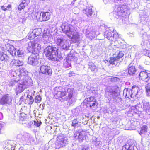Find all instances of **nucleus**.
I'll return each mask as SVG.
<instances>
[{
	"label": "nucleus",
	"mask_w": 150,
	"mask_h": 150,
	"mask_svg": "<svg viewBox=\"0 0 150 150\" xmlns=\"http://www.w3.org/2000/svg\"><path fill=\"white\" fill-rule=\"evenodd\" d=\"M74 91L72 88H67V86L57 87L54 88V94L56 99L60 97L71 104L76 101L73 97Z\"/></svg>",
	"instance_id": "1"
},
{
	"label": "nucleus",
	"mask_w": 150,
	"mask_h": 150,
	"mask_svg": "<svg viewBox=\"0 0 150 150\" xmlns=\"http://www.w3.org/2000/svg\"><path fill=\"white\" fill-rule=\"evenodd\" d=\"M129 12L126 5L122 4L117 5L115 6V11L113 12L114 16L117 18L116 16H126L129 15Z\"/></svg>",
	"instance_id": "2"
},
{
	"label": "nucleus",
	"mask_w": 150,
	"mask_h": 150,
	"mask_svg": "<svg viewBox=\"0 0 150 150\" xmlns=\"http://www.w3.org/2000/svg\"><path fill=\"white\" fill-rule=\"evenodd\" d=\"M54 40L56 44L63 49L66 50H69L71 44L69 40L65 39L60 35H58L55 37Z\"/></svg>",
	"instance_id": "3"
},
{
	"label": "nucleus",
	"mask_w": 150,
	"mask_h": 150,
	"mask_svg": "<svg viewBox=\"0 0 150 150\" xmlns=\"http://www.w3.org/2000/svg\"><path fill=\"white\" fill-rule=\"evenodd\" d=\"M57 49L55 47L51 46L47 47L44 51V54L49 59L53 61H56L57 57Z\"/></svg>",
	"instance_id": "4"
},
{
	"label": "nucleus",
	"mask_w": 150,
	"mask_h": 150,
	"mask_svg": "<svg viewBox=\"0 0 150 150\" xmlns=\"http://www.w3.org/2000/svg\"><path fill=\"white\" fill-rule=\"evenodd\" d=\"M30 81L25 79H21L16 85L15 91L16 94L21 93L30 85Z\"/></svg>",
	"instance_id": "5"
},
{
	"label": "nucleus",
	"mask_w": 150,
	"mask_h": 150,
	"mask_svg": "<svg viewBox=\"0 0 150 150\" xmlns=\"http://www.w3.org/2000/svg\"><path fill=\"white\" fill-rule=\"evenodd\" d=\"M6 50L9 51L13 56H17L19 57H23L24 55V51L22 50L19 49L16 50L14 47L9 43L5 44Z\"/></svg>",
	"instance_id": "6"
},
{
	"label": "nucleus",
	"mask_w": 150,
	"mask_h": 150,
	"mask_svg": "<svg viewBox=\"0 0 150 150\" xmlns=\"http://www.w3.org/2000/svg\"><path fill=\"white\" fill-rule=\"evenodd\" d=\"M68 139L66 136L63 134L58 136L57 139L56 145L57 147L59 148L63 147L68 144Z\"/></svg>",
	"instance_id": "7"
},
{
	"label": "nucleus",
	"mask_w": 150,
	"mask_h": 150,
	"mask_svg": "<svg viewBox=\"0 0 150 150\" xmlns=\"http://www.w3.org/2000/svg\"><path fill=\"white\" fill-rule=\"evenodd\" d=\"M119 94V93L116 90L109 88H107L105 91V96L109 101L111 100L112 98L115 99Z\"/></svg>",
	"instance_id": "8"
},
{
	"label": "nucleus",
	"mask_w": 150,
	"mask_h": 150,
	"mask_svg": "<svg viewBox=\"0 0 150 150\" xmlns=\"http://www.w3.org/2000/svg\"><path fill=\"white\" fill-rule=\"evenodd\" d=\"M62 30L63 33L65 34L69 37L71 36L74 31L75 30L70 24H64L62 26Z\"/></svg>",
	"instance_id": "9"
},
{
	"label": "nucleus",
	"mask_w": 150,
	"mask_h": 150,
	"mask_svg": "<svg viewBox=\"0 0 150 150\" xmlns=\"http://www.w3.org/2000/svg\"><path fill=\"white\" fill-rule=\"evenodd\" d=\"M84 102L86 103L87 107H89L93 109L96 108L98 104L94 96H91L86 98L84 100Z\"/></svg>",
	"instance_id": "10"
},
{
	"label": "nucleus",
	"mask_w": 150,
	"mask_h": 150,
	"mask_svg": "<svg viewBox=\"0 0 150 150\" xmlns=\"http://www.w3.org/2000/svg\"><path fill=\"white\" fill-rule=\"evenodd\" d=\"M40 59H38L35 55L32 54L28 58L27 63L33 66H38L41 64Z\"/></svg>",
	"instance_id": "11"
},
{
	"label": "nucleus",
	"mask_w": 150,
	"mask_h": 150,
	"mask_svg": "<svg viewBox=\"0 0 150 150\" xmlns=\"http://www.w3.org/2000/svg\"><path fill=\"white\" fill-rule=\"evenodd\" d=\"M123 56L124 54L122 52H119L116 57L110 58V63L111 64L117 65L122 61V57Z\"/></svg>",
	"instance_id": "12"
},
{
	"label": "nucleus",
	"mask_w": 150,
	"mask_h": 150,
	"mask_svg": "<svg viewBox=\"0 0 150 150\" xmlns=\"http://www.w3.org/2000/svg\"><path fill=\"white\" fill-rule=\"evenodd\" d=\"M91 27L89 25H86L84 29L83 30L84 31L85 30V33L86 37H88L90 39L92 40L95 38L96 35V32L94 30H91Z\"/></svg>",
	"instance_id": "13"
},
{
	"label": "nucleus",
	"mask_w": 150,
	"mask_h": 150,
	"mask_svg": "<svg viewBox=\"0 0 150 150\" xmlns=\"http://www.w3.org/2000/svg\"><path fill=\"white\" fill-rule=\"evenodd\" d=\"M12 99L10 95L6 94L0 97V105H10L11 103Z\"/></svg>",
	"instance_id": "14"
},
{
	"label": "nucleus",
	"mask_w": 150,
	"mask_h": 150,
	"mask_svg": "<svg viewBox=\"0 0 150 150\" xmlns=\"http://www.w3.org/2000/svg\"><path fill=\"white\" fill-rule=\"evenodd\" d=\"M114 29L112 28H107L104 33V36L105 38L108 40L113 41L115 38L117 39L114 35V33L113 32Z\"/></svg>",
	"instance_id": "15"
},
{
	"label": "nucleus",
	"mask_w": 150,
	"mask_h": 150,
	"mask_svg": "<svg viewBox=\"0 0 150 150\" xmlns=\"http://www.w3.org/2000/svg\"><path fill=\"white\" fill-rule=\"evenodd\" d=\"M73 136L74 140L79 142H82L85 138L84 132L79 131L75 132Z\"/></svg>",
	"instance_id": "16"
},
{
	"label": "nucleus",
	"mask_w": 150,
	"mask_h": 150,
	"mask_svg": "<svg viewBox=\"0 0 150 150\" xmlns=\"http://www.w3.org/2000/svg\"><path fill=\"white\" fill-rule=\"evenodd\" d=\"M30 135L26 132H22L17 135V138L19 139L23 143L28 142L30 138Z\"/></svg>",
	"instance_id": "17"
},
{
	"label": "nucleus",
	"mask_w": 150,
	"mask_h": 150,
	"mask_svg": "<svg viewBox=\"0 0 150 150\" xmlns=\"http://www.w3.org/2000/svg\"><path fill=\"white\" fill-rule=\"evenodd\" d=\"M40 73L50 76L52 74V70L50 67L47 65H41L40 67Z\"/></svg>",
	"instance_id": "18"
},
{
	"label": "nucleus",
	"mask_w": 150,
	"mask_h": 150,
	"mask_svg": "<svg viewBox=\"0 0 150 150\" xmlns=\"http://www.w3.org/2000/svg\"><path fill=\"white\" fill-rule=\"evenodd\" d=\"M40 18H38L39 21H46L50 19L51 14L49 12H41L40 13Z\"/></svg>",
	"instance_id": "19"
},
{
	"label": "nucleus",
	"mask_w": 150,
	"mask_h": 150,
	"mask_svg": "<svg viewBox=\"0 0 150 150\" xmlns=\"http://www.w3.org/2000/svg\"><path fill=\"white\" fill-rule=\"evenodd\" d=\"M74 58V57L71 55L67 56L66 59L64 60V67L66 68L70 69L71 68V62Z\"/></svg>",
	"instance_id": "20"
},
{
	"label": "nucleus",
	"mask_w": 150,
	"mask_h": 150,
	"mask_svg": "<svg viewBox=\"0 0 150 150\" xmlns=\"http://www.w3.org/2000/svg\"><path fill=\"white\" fill-rule=\"evenodd\" d=\"M42 41L44 44L49 43L52 40L51 35L48 32H44L42 36Z\"/></svg>",
	"instance_id": "21"
},
{
	"label": "nucleus",
	"mask_w": 150,
	"mask_h": 150,
	"mask_svg": "<svg viewBox=\"0 0 150 150\" xmlns=\"http://www.w3.org/2000/svg\"><path fill=\"white\" fill-rule=\"evenodd\" d=\"M73 34L71 36H69V37L70 38L73 42L74 43H78L80 39V35L79 33L76 31L75 30Z\"/></svg>",
	"instance_id": "22"
},
{
	"label": "nucleus",
	"mask_w": 150,
	"mask_h": 150,
	"mask_svg": "<svg viewBox=\"0 0 150 150\" xmlns=\"http://www.w3.org/2000/svg\"><path fill=\"white\" fill-rule=\"evenodd\" d=\"M145 71H141L139 74V78L142 80L146 81L148 80L150 76L149 74L145 70Z\"/></svg>",
	"instance_id": "23"
},
{
	"label": "nucleus",
	"mask_w": 150,
	"mask_h": 150,
	"mask_svg": "<svg viewBox=\"0 0 150 150\" xmlns=\"http://www.w3.org/2000/svg\"><path fill=\"white\" fill-rule=\"evenodd\" d=\"M143 109L146 112L150 115V103L143 100L142 101Z\"/></svg>",
	"instance_id": "24"
},
{
	"label": "nucleus",
	"mask_w": 150,
	"mask_h": 150,
	"mask_svg": "<svg viewBox=\"0 0 150 150\" xmlns=\"http://www.w3.org/2000/svg\"><path fill=\"white\" fill-rule=\"evenodd\" d=\"M28 73V71L26 70L23 68H20L19 69V76L21 79L22 78L25 79V76Z\"/></svg>",
	"instance_id": "25"
},
{
	"label": "nucleus",
	"mask_w": 150,
	"mask_h": 150,
	"mask_svg": "<svg viewBox=\"0 0 150 150\" xmlns=\"http://www.w3.org/2000/svg\"><path fill=\"white\" fill-rule=\"evenodd\" d=\"M30 2V0H24L22 1L18 6V8L19 10H21L23 9L25 6H27Z\"/></svg>",
	"instance_id": "26"
},
{
	"label": "nucleus",
	"mask_w": 150,
	"mask_h": 150,
	"mask_svg": "<svg viewBox=\"0 0 150 150\" xmlns=\"http://www.w3.org/2000/svg\"><path fill=\"white\" fill-rule=\"evenodd\" d=\"M10 64L12 66H20L23 65V62L18 60L13 59L11 61Z\"/></svg>",
	"instance_id": "27"
},
{
	"label": "nucleus",
	"mask_w": 150,
	"mask_h": 150,
	"mask_svg": "<svg viewBox=\"0 0 150 150\" xmlns=\"http://www.w3.org/2000/svg\"><path fill=\"white\" fill-rule=\"evenodd\" d=\"M125 93L126 96L127 98H129V96L132 98L134 97L130 88L125 89L124 91V93Z\"/></svg>",
	"instance_id": "28"
},
{
	"label": "nucleus",
	"mask_w": 150,
	"mask_h": 150,
	"mask_svg": "<svg viewBox=\"0 0 150 150\" xmlns=\"http://www.w3.org/2000/svg\"><path fill=\"white\" fill-rule=\"evenodd\" d=\"M83 13H85L88 17L91 16L93 13L92 10L90 7H88L83 11Z\"/></svg>",
	"instance_id": "29"
},
{
	"label": "nucleus",
	"mask_w": 150,
	"mask_h": 150,
	"mask_svg": "<svg viewBox=\"0 0 150 150\" xmlns=\"http://www.w3.org/2000/svg\"><path fill=\"white\" fill-rule=\"evenodd\" d=\"M134 96L138 97V93L139 88L136 86H133L131 89Z\"/></svg>",
	"instance_id": "30"
},
{
	"label": "nucleus",
	"mask_w": 150,
	"mask_h": 150,
	"mask_svg": "<svg viewBox=\"0 0 150 150\" xmlns=\"http://www.w3.org/2000/svg\"><path fill=\"white\" fill-rule=\"evenodd\" d=\"M101 142L100 138H96L93 137L92 138V143L95 144L96 146H99L101 144Z\"/></svg>",
	"instance_id": "31"
},
{
	"label": "nucleus",
	"mask_w": 150,
	"mask_h": 150,
	"mask_svg": "<svg viewBox=\"0 0 150 150\" xmlns=\"http://www.w3.org/2000/svg\"><path fill=\"white\" fill-rule=\"evenodd\" d=\"M136 71L134 66H131L130 64L129 66L128 69V74L130 75H132L134 74Z\"/></svg>",
	"instance_id": "32"
},
{
	"label": "nucleus",
	"mask_w": 150,
	"mask_h": 150,
	"mask_svg": "<svg viewBox=\"0 0 150 150\" xmlns=\"http://www.w3.org/2000/svg\"><path fill=\"white\" fill-rule=\"evenodd\" d=\"M40 13L35 11H34L33 10V12L31 14V16L33 19H36L37 20L39 21L38 18H40Z\"/></svg>",
	"instance_id": "33"
},
{
	"label": "nucleus",
	"mask_w": 150,
	"mask_h": 150,
	"mask_svg": "<svg viewBox=\"0 0 150 150\" xmlns=\"http://www.w3.org/2000/svg\"><path fill=\"white\" fill-rule=\"evenodd\" d=\"M8 59V56L3 52L0 51V60L2 61H6Z\"/></svg>",
	"instance_id": "34"
},
{
	"label": "nucleus",
	"mask_w": 150,
	"mask_h": 150,
	"mask_svg": "<svg viewBox=\"0 0 150 150\" xmlns=\"http://www.w3.org/2000/svg\"><path fill=\"white\" fill-rule=\"evenodd\" d=\"M10 74L11 77L15 78V79L18 78L19 79V74H17L16 72L14 70H11L10 71Z\"/></svg>",
	"instance_id": "35"
},
{
	"label": "nucleus",
	"mask_w": 150,
	"mask_h": 150,
	"mask_svg": "<svg viewBox=\"0 0 150 150\" xmlns=\"http://www.w3.org/2000/svg\"><path fill=\"white\" fill-rule=\"evenodd\" d=\"M33 42L34 43L33 46V49L34 50V51H39L40 49V45L35 40H33Z\"/></svg>",
	"instance_id": "36"
},
{
	"label": "nucleus",
	"mask_w": 150,
	"mask_h": 150,
	"mask_svg": "<svg viewBox=\"0 0 150 150\" xmlns=\"http://www.w3.org/2000/svg\"><path fill=\"white\" fill-rule=\"evenodd\" d=\"M19 81L18 78L15 79V78H12L11 81L10 83V85L13 86L16 84L17 85V83H18Z\"/></svg>",
	"instance_id": "37"
},
{
	"label": "nucleus",
	"mask_w": 150,
	"mask_h": 150,
	"mask_svg": "<svg viewBox=\"0 0 150 150\" xmlns=\"http://www.w3.org/2000/svg\"><path fill=\"white\" fill-rule=\"evenodd\" d=\"M148 127L147 126L144 125L141 128L139 134L141 135L147 132Z\"/></svg>",
	"instance_id": "38"
},
{
	"label": "nucleus",
	"mask_w": 150,
	"mask_h": 150,
	"mask_svg": "<svg viewBox=\"0 0 150 150\" xmlns=\"http://www.w3.org/2000/svg\"><path fill=\"white\" fill-rule=\"evenodd\" d=\"M72 126L74 127H78L80 126V124L79 123L77 120L76 119H74L72 120Z\"/></svg>",
	"instance_id": "39"
},
{
	"label": "nucleus",
	"mask_w": 150,
	"mask_h": 150,
	"mask_svg": "<svg viewBox=\"0 0 150 150\" xmlns=\"http://www.w3.org/2000/svg\"><path fill=\"white\" fill-rule=\"evenodd\" d=\"M89 68L93 71H96L97 70V68L95 66L94 64L93 63H90L89 64Z\"/></svg>",
	"instance_id": "40"
},
{
	"label": "nucleus",
	"mask_w": 150,
	"mask_h": 150,
	"mask_svg": "<svg viewBox=\"0 0 150 150\" xmlns=\"http://www.w3.org/2000/svg\"><path fill=\"white\" fill-rule=\"evenodd\" d=\"M36 37L42 33V30L40 28L34 29L33 30Z\"/></svg>",
	"instance_id": "41"
},
{
	"label": "nucleus",
	"mask_w": 150,
	"mask_h": 150,
	"mask_svg": "<svg viewBox=\"0 0 150 150\" xmlns=\"http://www.w3.org/2000/svg\"><path fill=\"white\" fill-rule=\"evenodd\" d=\"M34 43L33 41H30L28 42V46L27 47V49L28 51H30L31 50L33 49Z\"/></svg>",
	"instance_id": "42"
},
{
	"label": "nucleus",
	"mask_w": 150,
	"mask_h": 150,
	"mask_svg": "<svg viewBox=\"0 0 150 150\" xmlns=\"http://www.w3.org/2000/svg\"><path fill=\"white\" fill-rule=\"evenodd\" d=\"M128 150H137V147L135 146V144H133L132 145H128Z\"/></svg>",
	"instance_id": "43"
},
{
	"label": "nucleus",
	"mask_w": 150,
	"mask_h": 150,
	"mask_svg": "<svg viewBox=\"0 0 150 150\" xmlns=\"http://www.w3.org/2000/svg\"><path fill=\"white\" fill-rule=\"evenodd\" d=\"M28 38L30 39H33L36 37V36L35 34V33L34 32L33 30L32 31V32L30 33H29L28 34Z\"/></svg>",
	"instance_id": "44"
},
{
	"label": "nucleus",
	"mask_w": 150,
	"mask_h": 150,
	"mask_svg": "<svg viewBox=\"0 0 150 150\" xmlns=\"http://www.w3.org/2000/svg\"><path fill=\"white\" fill-rule=\"evenodd\" d=\"M84 119H85L84 117H79L76 119L77 120L79 124H80V125L81 126L82 124L84 123Z\"/></svg>",
	"instance_id": "45"
},
{
	"label": "nucleus",
	"mask_w": 150,
	"mask_h": 150,
	"mask_svg": "<svg viewBox=\"0 0 150 150\" xmlns=\"http://www.w3.org/2000/svg\"><path fill=\"white\" fill-rule=\"evenodd\" d=\"M145 88L147 95L150 96V85L149 84H147L145 87Z\"/></svg>",
	"instance_id": "46"
},
{
	"label": "nucleus",
	"mask_w": 150,
	"mask_h": 150,
	"mask_svg": "<svg viewBox=\"0 0 150 150\" xmlns=\"http://www.w3.org/2000/svg\"><path fill=\"white\" fill-rule=\"evenodd\" d=\"M41 98L40 96L37 95L35 97V101L36 103H39L41 101Z\"/></svg>",
	"instance_id": "47"
},
{
	"label": "nucleus",
	"mask_w": 150,
	"mask_h": 150,
	"mask_svg": "<svg viewBox=\"0 0 150 150\" xmlns=\"http://www.w3.org/2000/svg\"><path fill=\"white\" fill-rule=\"evenodd\" d=\"M41 124V122L40 120H36L35 121H34V124L35 126L37 127H39Z\"/></svg>",
	"instance_id": "48"
},
{
	"label": "nucleus",
	"mask_w": 150,
	"mask_h": 150,
	"mask_svg": "<svg viewBox=\"0 0 150 150\" xmlns=\"http://www.w3.org/2000/svg\"><path fill=\"white\" fill-rule=\"evenodd\" d=\"M143 54L146 56L150 58V51L148 50H144Z\"/></svg>",
	"instance_id": "49"
},
{
	"label": "nucleus",
	"mask_w": 150,
	"mask_h": 150,
	"mask_svg": "<svg viewBox=\"0 0 150 150\" xmlns=\"http://www.w3.org/2000/svg\"><path fill=\"white\" fill-rule=\"evenodd\" d=\"M27 97L29 98L30 100V103H32L34 101L33 97L30 95L27 94Z\"/></svg>",
	"instance_id": "50"
},
{
	"label": "nucleus",
	"mask_w": 150,
	"mask_h": 150,
	"mask_svg": "<svg viewBox=\"0 0 150 150\" xmlns=\"http://www.w3.org/2000/svg\"><path fill=\"white\" fill-rule=\"evenodd\" d=\"M130 122L131 123V126H134L136 127L137 125V122H134L133 121H131Z\"/></svg>",
	"instance_id": "51"
},
{
	"label": "nucleus",
	"mask_w": 150,
	"mask_h": 150,
	"mask_svg": "<svg viewBox=\"0 0 150 150\" xmlns=\"http://www.w3.org/2000/svg\"><path fill=\"white\" fill-rule=\"evenodd\" d=\"M128 145H126L123 146L122 147V150H128Z\"/></svg>",
	"instance_id": "52"
},
{
	"label": "nucleus",
	"mask_w": 150,
	"mask_h": 150,
	"mask_svg": "<svg viewBox=\"0 0 150 150\" xmlns=\"http://www.w3.org/2000/svg\"><path fill=\"white\" fill-rule=\"evenodd\" d=\"M89 148L86 146H85L81 150H89Z\"/></svg>",
	"instance_id": "53"
},
{
	"label": "nucleus",
	"mask_w": 150,
	"mask_h": 150,
	"mask_svg": "<svg viewBox=\"0 0 150 150\" xmlns=\"http://www.w3.org/2000/svg\"><path fill=\"white\" fill-rule=\"evenodd\" d=\"M74 73L72 71L70 72L69 74V75L70 77L74 76Z\"/></svg>",
	"instance_id": "54"
},
{
	"label": "nucleus",
	"mask_w": 150,
	"mask_h": 150,
	"mask_svg": "<svg viewBox=\"0 0 150 150\" xmlns=\"http://www.w3.org/2000/svg\"><path fill=\"white\" fill-rule=\"evenodd\" d=\"M1 9L4 11H5L6 10H7V8H5V7L4 6H2L1 7Z\"/></svg>",
	"instance_id": "55"
},
{
	"label": "nucleus",
	"mask_w": 150,
	"mask_h": 150,
	"mask_svg": "<svg viewBox=\"0 0 150 150\" xmlns=\"http://www.w3.org/2000/svg\"><path fill=\"white\" fill-rule=\"evenodd\" d=\"M3 118V115L2 113L0 112V120H1Z\"/></svg>",
	"instance_id": "56"
},
{
	"label": "nucleus",
	"mask_w": 150,
	"mask_h": 150,
	"mask_svg": "<svg viewBox=\"0 0 150 150\" xmlns=\"http://www.w3.org/2000/svg\"><path fill=\"white\" fill-rule=\"evenodd\" d=\"M110 0H103V1L105 3V4H107Z\"/></svg>",
	"instance_id": "57"
},
{
	"label": "nucleus",
	"mask_w": 150,
	"mask_h": 150,
	"mask_svg": "<svg viewBox=\"0 0 150 150\" xmlns=\"http://www.w3.org/2000/svg\"><path fill=\"white\" fill-rule=\"evenodd\" d=\"M138 68L139 69H143V67L141 65H139L138 67Z\"/></svg>",
	"instance_id": "58"
},
{
	"label": "nucleus",
	"mask_w": 150,
	"mask_h": 150,
	"mask_svg": "<svg viewBox=\"0 0 150 150\" xmlns=\"http://www.w3.org/2000/svg\"><path fill=\"white\" fill-rule=\"evenodd\" d=\"M6 8H11V5H8L7 6H6Z\"/></svg>",
	"instance_id": "59"
},
{
	"label": "nucleus",
	"mask_w": 150,
	"mask_h": 150,
	"mask_svg": "<svg viewBox=\"0 0 150 150\" xmlns=\"http://www.w3.org/2000/svg\"><path fill=\"white\" fill-rule=\"evenodd\" d=\"M117 77H115L113 78V80L114 81H115V80H117Z\"/></svg>",
	"instance_id": "60"
},
{
	"label": "nucleus",
	"mask_w": 150,
	"mask_h": 150,
	"mask_svg": "<svg viewBox=\"0 0 150 150\" xmlns=\"http://www.w3.org/2000/svg\"><path fill=\"white\" fill-rule=\"evenodd\" d=\"M8 41V40H4V41L5 42H7Z\"/></svg>",
	"instance_id": "61"
},
{
	"label": "nucleus",
	"mask_w": 150,
	"mask_h": 150,
	"mask_svg": "<svg viewBox=\"0 0 150 150\" xmlns=\"http://www.w3.org/2000/svg\"><path fill=\"white\" fill-rule=\"evenodd\" d=\"M138 106V105H135V108L137 109V107Z\"/></svg>",
	"instance_id": "62"
},
{
	"label": "nucleus",
	"mask_w": 150,
	"mask_h": 150,
	"mask_svg": "<svg viewBox=\"0 0 150 150\" xmlns=\"http://www.w3.org/2000/svg\"><path fill=\"white\" fill-rule=\"evenodd\" d=\"M76 0H74V1H76Z\"/></svg>",
	"instance_id": "63"
}]
</instances>
